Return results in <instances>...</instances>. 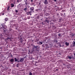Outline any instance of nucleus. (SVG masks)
<instances>
[{
  "mask_svg": "<svg viewBox=\"0 0 75 75\" xmlns=\"http://www.w3.org/2000/svg\"><path fill=\"white\" fill-rule=\"evenodd\" d=\"M38 46H33V48L32 52H34L35 53L39 52V50H38Z\"/></svg>",
  "mask_w": 75,
  "mask_h": 75,
  "instance_id": "f257e3e1",
  "label": "nucleus"
},
{
  "mask_svg": "<svg viewBox=\"0 0 75 75\" xmlns=\"http://www.w3.org/2000/svg\"><path fill=\"white\" fill-rule=\"evenodd\" d=\"M2 27V28H3L4 30H6V28H7V27L4 24H2L1 25Z\"/></svg>",
  "mask_w": 75,
  "mask_h": 75,
  "instance_id": "f03ea898",
  "label": "nucleus"
},
{
  "mask_svg": "<svg viewBox=\"0 0 75 75\" xmlns=\"http://www.w3.org/2000/svg\"><path fill=\"white\" fill-rule=\"evenodd\" d=\"M67 59H75V58H74L73 56L71 55V56H67V57L66 58Z\"/></svg>",
  "mask_w": 75,
  "mask_h": 75,
  "instance_id": "7ed1b4c3",
  "label": "nucleus"
},
{
  "mask_svg": "<svg viewBox=\"0 0 75 75\" xmlns=\"http://www.w3.org/2000/svg\"><path fill=\"white\" fill-rule=\"evenodd\" d=\"M30 12L32 13H34V7H31L30 8Z\"/></svg>",
  "mask_w": 75,
  "mask_h": 75,
  "instance_id": "20e7f679",
  "label": "nucleus"
},
{
  "mask_svg": "<svg viewBox=\"0 0 75 75\" xmlns=\"http://www.w3.org/2000/svg\"><path fill=\"white\" fill-rule=\"evenodd\" d=\"M44 4L46 5V4H48V0H45L44 2Z\"/></svg>",
  "mask_w": 75,
  "mask_h": 75,
  "instance_id": "39448f33",
  "label": "nucleus"
},
{
  "mask_svg": "<svg viewBox=\"0 0 75 75\" xmlns=\"http://www.w3.org/2000/svg\"><path fill=\"white\" fill-rule=\"evenodd\" d=\"M20 62H23L24 61V58H21L20 60Z\"/></svg>",
  "mask_w": 75,
  "mask_h": 75,
  "instance_id": "423d86ee",
  "label": "nucleus"
},
{
  "mask_svg": "<svg viewBox=\"0 0 75 75\" xmlns=\"http://www.w3.org/2000/svg\"><path fill=\"white\" fill-rule=\"evenodd\" d=\"M22 6V5L21 4H19L18 5V6L17 7L18 8H20L21 6Z\"/></svg>",
  "mask_w": 75,
  "mask_h": 75,
  "instance_id": "0eeeda50",
  "label": "nucleus"
},
{
  "mask_svg": "<svg viewBox=\"0 0 75 75\" xmlns=\"http://www.w3.org/2000/svg\"><path fill=\"white\" fill-rule=\"evenodd\" d=\"M31 13H32L30 11H28V12L26 13V14L27 15H30V14H31Z\"/></svg>",
  "mask_w": 75,
  "mask_h": 75,
  "instance_id": "6e6552de",
  "label": "nucleus"
},
{
  "mask_svg": "<svg viewBox=\"0 0 75 75\" xmlns=\"http://www.w3.org/2000/svg\"><path fill=\"white\" fill-rule=\"evenodd\" d=\"M27 7H25V8H23L24 11H25V12H27Z\"/></svg>",
  "mask_w": 75,
  "mask_h": 75,
  "instance_id": "1a4fd4ad",
  "label": "nucleus"
},
{
  "mask_svg": "<svg viewBox=\"0 0 75 75\" xmlns=\"http://www.w3.org/2000/svg\"><path fill=\"white\" fill-rule=\"evenodd\" d=\"M72 45H73L72 46V47H75V41H73L72 43Z\"/></svg>",
  "mask_w": 75,
  "mask_h": 75,
  "instance_id": "9d476101",
  "label": "nucleus"
},
{
  "mask_svg": "<svg viewBox=\"0 0 75 75\" xmlns=\"http://www.w3.org/2000/svg\"><path fill=\"white\" fill-rule=\"evenodd\" d=\"M65 45H66V46H68V47L69 46V42H66L65 43Z\"/></svg>",
  "mask_w": 75,
  "mask_h": 75,
  "instance_id": "9b49d317",
  "label": "nucleus"
},
{
  "mask_svg": "<svg viewBox=\"0 0 75 75\" xmlns=\"http://www.w3.org/2000/svg\"><path fill=\"white\" fill-rule=\"evenodd\" d=\"M49 20H45V23H49Z\"/></svg>",
  "mask_w": 75,
  "mask_h": 75,
  "instance_id": "f8f14e48",
  "label": "nucleus"
},
{
  "mask_svg": "<svg viewBox=\"0 0 75 75\" xmlns=\"http://www.w3.org/2000/svg\"><path fill=\"white\" fill-rule=\"evenodd\" d=\"M14 59L15 62H17V61H19V59H17L16 58H14Z\"/></svg>",
  "mask_w": 75,
  "mask_h": 75,
  "instance_id": "ddd939ff",
  "label": "nucleus"
},
{
  "mask_svg": "<svg viewBox=\"0 0 75 75\" xmlns=\"http://www.w3.org/2000/svg\"><path fill=\"white\" fill-rule=\"evenodd\" d=\"M61 33H59L58 34V36L59 37L58 38H60V37H61Z\"/></svg>",
  "mask_w": 75,
  "mask_h": 75,
  "instance_id": "4468645a",
  "label": "nucleus"
},
{
  "mask_svg": "<svg viewBox=\"0 0 75 75\" xmlns=\"http://www.w3.org/2000/svg\"><path fill=\"white\" fill-rule=\"evenodd\" d=\"M42 42H38V44H40V45H41V44H42Z\"/></svg>",
  "mask_w": 75,
  "mask_h": 75,
  "instance_id": "2eb2a0df",
  "label": "nucleus"
},
{
  "mask_svg": "<svg viewBox=\"0 0 75 75\" xmlns=\"http://www.w3.org/2000/svg\"><path fill=\"white\" fill-rule=\"evenodd\" d=\"M10 61L11 62H14V59L12 58L10 60Z\"/></svg>",
  "mask_w": 75,
  "mask_h": 75,
  "instance_id": "dca6fc26",
  "label": "nucleus"
},
{
  "mask_svg": "<svg viewBox=\"0 0 75 75\" xmlns=\"http://www.w3.org/2000/svg\"><path fill=\"white\" fill-rule=\"evenodd\" d=\"M45 46L47 47V48H50V46H48V45L46 44L45 45Z\"/></svg>",
  "mask_w": 75,
  "mask_h": 75,
  "instance_id": "f3484780",
  "label": "nucleus"
},
{
  "mask_svg": "<svg viewBox=\"0 0 75 75\" xmlns=\"http://www.w3.org/2000/svg\"><path fill=\"white\" fill-rule=\"evenodd\" d=\"M19 40L20 41V42H21V43H22L23 42V40H22V38H20V39Z\"/></svg>",
  "mask_w": 75,
  "mask_h": 75,
  "instance_id": "a211bd4d",
  "label": "nucleus"
},
{
  "mask_svg": "<svg viewBox=\"0 0 75 75\" xmlns=\"http://www.w3.org/2000/svg\"><path fill=\"white\" fill-rule=\"evenodd\" d=\"M8 18H6L5 19V20L6 21H8Z\"/></svg>",
  "mask_w": 75,
  "mask_h": 75,
  "instance_id": "6ab92c4d",
  "label": "nucleus"
},
{
  "mask_svg": "<svg viewBox=\"0 0 75 75\" xmlns=\"http://www.w3.org/2000/svg\"><path fill=\"white\" fill-rule=\"evenodd\" d=\"M40 16H38L36 18L37 19H40Z\"/></svg>",
  "mask_w": 75,
  "mask_h": 75,
  "instance_id": "aec40b11",
  "label": "nucleus"
},
{
  "mask_svg": "<svg viewBox=\"0 0 75 75\" xmlns=\"http://www.w3.org/2000/svg\"><path fill=\"white\" fill-rule=\"evenodd\" d=\"M11 7H13L14 6V4H11Z\"/></svg>",
  "mask_w": 75,
  "mask_h": 75,
  "instance_id": "412c9836",
  "label": "nucleus"
},
{
  "mask_svg": "<svg viewBox=\"0 0 75 75\" xmlns=\"http://www.w3.org/2000/svg\"><path fill=\"white\" fill-rule=\"evenodd\" d=\"M54 42H58V41L57 40H54Z\"/></svg>",
  "mask_w": 75,
  "mask_h": 75,
  "instance_id": "4be33fe9",
  "label": "nucleus"
},
{
  "mask_svg": "<svg viewBox=\"0 0 75 75\" xmlns=\"http://www.w3.org/2000/svg\"><path fill=\"white\" fill-rule=\"evenodd\" d=\"M9 8H10V6H8L7 8V10H8H8H10Z\"/></svg>",
  "mask_w": 75,
  "mask_h": 75,
  "instance_id": "5701e85b",
  "label": "nucleus"
},
{
  "mask_svg": "<svg viewBox=\"0 0 75 75\" xmlns=\"http://www.w3.org/2000/svg\"><path fill=\"white\" fill-rule=\"evenodd\" d=\"M18 66H19V64H17L16 65V67H18H18H18Z\"/></svg>",
  "mask_w": 75,
  "mask_h": 75,
  "instance_id": "b1692460",
  "label": "nucleus"
},
{
  "mask_svg": "<svg viewBox=\"0 0 75 75\" xmlns=\"http://www.w3.org/2000/svg\"><path fill=\"white\" fill-rule=\"evenodd\" d=\"M45 20H48V18H47V17L45 18Z\"/></svg>",
  "mask_w": 75,
  "mask_h": 75,
  "instance_id": "393cba45",
  "label": "nucleus"
},
{
  "mask_svg": "<svg viewBox=\"0 0 75 75\" xmlns=\"http://www.w3.org/2000/svg\"><path fill=\"white\" fill-rule=\"evenodd\" d=\"M42 47H45V44H43L42 45Z\"/></svg>",
  "mask_w": 75,
  "mask_h": 75,
  "instance_id": "a878e982",
  "label": "nucleus"
},
{
  "mask_svg": "<svg viewBox=\"0 0 75 75\" xmlns=\"http://www.w3.org/2000/svg\"><path fill=\"white\" fill-rule=\"evenodd\" d=\"M11 30H12V29H11V28H9V31H11Z\"/></svg>",
  "mask_w": 75,
  "mask_h": 75,
  "instance_id": "bb28decb",
  "label": "nucleus"
},
{
  "mask_svg": "<svg viewBox=\"0 0 75 75\" xmlns=\"http://www.w3.org/2000/svg\"><path fill=\"white\" fill-rule=\"evenodd\" d=\"M29 75H33V74H32V73L30 72L29 73Z\"/></svg>",
  "mask_w": 75,
  "mask_h": 75,
  "instance_id": "cd10ccee",
  "label": "nucleus"
},
{
  "mask_svg": "<svg viewBox=\"0 0 75 75\" xmlns=\"http://www.w3.org/2000/svg\"><path fill=\"white\" fill-rule=\"evenodd\" d=\"M16 25H15V24H14L13 25V27H16Z\"/></svg>",
  "mask_w": 75,
  "mask_h": 75,
  "instance_id": "c85d7f7f",
  "label": "nucleus"
},
{
  "mask_svg": "<svg viewBox=\"0 0 75 75\" xmlns=\"http://www.w3.org/2000/svg\"><path fill=\"white\" fill-rule=\"evenodd\" d=\"M17 2H18V3H20V2H21L20 1H19V0H18L17 1Z\"/></svg>",
  "mask_w": 75,
  "mask_h": 75,
  "instance_id": "c756f323",
  "label": "nucleus"
},
{
  "mask_svg": "<svg viewBox=\"0 0 75 75\" xmlns=\"http://www.w3.org/2000/svg\"><path fill=\"white\" fill-rule=\"evenodd\" d=\"M25 5L26 6H27V5H28V3H27V2H26L25 3Z\"/></svg>",
  "mask_w": 75,
  "mask_h": 75,
  "instance_id": "7c9ffc66",
  "label": "nucleus"
},
{
  "mask_svg": "<svg viewBox=\"0 0 75 75\" xmlns=\"http://www.w3.org/2000/svg\"><path fill=\"white\" fill-rule=\"evenodd\" d=\"M60 15H61V16H63V14H62V13H60Z\"/></svg>",
  "mask_w": 75,
  "mask_h": 75,
  "instance_id": "2f4dec72",
  "label": "nucleus"
},
{
  "mask_svg": "<svg viewBox=\"0 0 75 75\" xmlns=\"http://www.w3.org/2000/svg\"><path fill=\"white\" fill-rule=\"evenodd\" d=\"M50 14L47 13V14L46 16H50Z\"/></svg>",
  "mask_w": 75,
  "mask_h": 75,
  "instance_id": "473e14b6",
  "label": "nucleus"
},
{
  "mask_svg": "<svg viewBox=\"0 0 75 75\" xmlns=\"http://www.w3.org/2000/svg\"><path fill=\"white\" fill-rule=\"evenodd\" d=\"M16 13H18V10H16Z\"/></svg>",
  "mask_w": 75,
  "mask_h": 75,
  "instance_id": "72a5a7b5",
  "label": "nucleus"
},
{
  "mask_svg": "<svg viewBox=\"0 0 75 75\" xmlns=\"http://www.w3.org/2000/svg\"><path fill=\"white\" fill-rule=\"evenodd\" d=\"M4 33H5V32H6V30L4 29Z\"/></svg>",
  "mask_w": 75,
  "mask_h": 75,
  "instance_id": "f704fd0d",
  "label": "nucleus"
},
{
  "mask_svg": "<svg viewBox=\"0 0 75 75\" xmlns=\"http://www.w3.org/2000/svg\"><path fill=\"white\" fill-rule=\"evenodd\" d=\"M59 47H61V45L60 44V43L59 44Z\"/></svg>",
  "mask_w": 75,
  "mask_h": 75,
  "instance_id": "c9c22d12",
  "label": "nucleus"
},
{
  "mask_svg": "<svg viewBox=\"0 0 75 75\" xmlns=\"http://www.w3.org/2000/svg\"><path fill=\"white\" fill-rule=\"evenodd\" d=\"M36 41H37V42L38 41H39V39H37V40H36Z\"/></svg>",
  "mask_w": 75,
  "mask_h": 75,
  "instance_id": "e433bc0d",
  "label": "nucleus"
},
{
  "mask_svg": "<svg viewBox=\"0 0 75 75\" xmlns=\"http://www.w3.org/2000/svg\"><path fill=\"white\" fill-rule=\"evenodd\" d=\"M30 1L31 2V3H33V0H30Z\"/></svg>",
  "mask_w": 75,
  "mask_h": 75,
  "instance_id": "4c0bfd02",
  "label": "nucleus"
},
{
  "mask_svg": "<svg viewBox=\"0 0 75 75\" xmlns=\"http://www.w3.org/2000/svg\"><path fill=\"white\" fill-rule=\"evenodd\" d=\"M67 68H68V69H69V68H70V67H69L68 66H67Z\"/></svg>",
  "mask_w": 75,
  "mask_h": 75,
  "instance_id": "58836bf2",
  "label": "nucleus"
},
{
  "mask_svg": "<svg viewBox=\"0 0 75 75\" xmlns=\"http://www.w3.org/2000/svg\"><path fill=\"white\" fill-rule=\"evenodd\" d=\"M53 1H55V2H57V0H53Z\"/></svg>",
  "mask_w": 75,
  "mask_h": 75,
  "instance_id": "ea45409f",
  "label": "nucleus"
},
{
  "mask_svg": "<svg viewBox=\"0 0 75 75\" xmlns=\"http://www.w3.org/2000/svg\"><path fill=\"white\" fill-rule=\"evenodd\" d=\"M30 17H28V19H30Z\"/></svg>",
  "mask_w": 75,
  "mask_h": 75,
  "instance_id": "a19ab883",
  "label": "nucleus"
},
{
  "mask_svg": "<svg viewBox=\"0 0 75 75\" xmlns=\"http://www.w3.org/2000/svg\"><path fill=\"white\" fill-rule=\"evenodd\" d=\"M74 57L75 58V53H74Z\"/></svg>",
  "mask_w": 75,
  "mask_h": 75,
  "instance_id": "79ce46f5",
  "label": "nucleus"
},
{
  "mask_svg": "<svg viewBox=\"0 0 75 75\" xmlns=\"http://www.w3.org/2000/svg\"><path fill=\"white\" fill-rule=\"evenodd\" d=\"M15 29H16V30H17V27H15Z\"/></svg>",
  "mask_w": 75,
  "mask_h": 75,
  "instance_id": "37998d69",
  "label": "nucleus"
},
{
  "mask_svg": "<svg viewBox=\"0 0 75 75\" xmlns=\"http://www.w3.org/2000/svg\"><path fill=\"white\" fill-rule=\"evenodd\" d=\"M18 61V62H20V60H19V61Z\"/></svg>",
  "mask_w": 75,
  "mask_h": 75,
  "instance_id": "c03bdc74",
  "label": "nucleus"
},
{
  "mask_svg": "<svg viewBox=\"0 0 75 75\" xmlns=\"http://www.w3.org/2000/svg\"><path fill=\"white\" fill-rule=\"evenodd\" d=\"M39 5H41V3L39 2Z\"/></svg>",
  "mask_w": 75,
  "mask_h": 75,
  "instance_id": "a18cd8bd",
  "label": "nucleus"
},
{
  "mask_svg": "<svg viewBox=\"0 0 75 75\" xmlns=\"http://www.w3.org/2000/svg\"><path fill=\"white\" fill-rule=\"evenodd\" d=\"M26 58H27V56H25L24 57V58H25V59Z\"/></svg>",
  "mask_w": 75,
  "mask_h": 75,
  "instance_id": "49530a36",
  "label": "nucleus"
},
{
  "mask_svg": "<svg viewBox=\"0 0 75 75\" xmlns=\"http://www.w3.org/2000/svg\"><path fill=\"white\" fill-rule=\"evenodd\" d=\"M11 57H13V55L12 54L11 55Z\"/></svg>",
  "mask_w": 75,
  "mask_h": 75,
  "instance_id": "de8ad7c7",
  "label": "nucleus"
},
{
  "mask_svg": "<svg viewBox=\"0 0 75 75\" xmlns=\"http://www.w3.org/2000/svg\"><path fill=\"white\" fill-rule=\"evenodd\" d=\"M19 1L21 2L22 1V0H19Z\"/></svg>",
  "mask_w": 75,
  "mask_h": 75,
  "instance_id": "09e8293b",
  "label": "nucleus"
},
{
  "mask_svg": "<svg viewBox=\"0 0 75 75\" xmlns=\"http://www.w3.org/2000/svg\"><path fill=\"white\" fill-rule=\"evenodd\" d=\"M27 1H24L25 2V3H27Z\"/></svg>",
  "mask_w": 75,
  "mask_h": 75,
  "instance_id": "8fccbe9b",
  "label": "nucleus"
},
{
  "mask_svg": "<svg viewBox=\"0 0 75 75\" xmlns=\"http://www.w3.org/2000/svg\"><path fill=\"white\" fill-rule=\"evenodd\" d=\"M62 12L64 11V10H62Z\"/></svg>",
  "mask_w": 75,
  "mask_h": 75,
  "instance_id": "3c124183",
  "label": "nucleus"
},
{
  "mask_svg": "<svg viewBox=\"0 0 75 75\" xmlns=\"http://www.w3.org/2000/svg\"><path fill=\"white\" fill-rule=\"evenodd\" d=\"M62 20V19H59V21H61Z\"/></svg>",
  "mask_w": 75,
  "mask_h": 75,
  "instance_id": "603ef678",
  "label": "nucleus"
},
{
  "mask_svg": "<svg viewBox=\"0 0 75 75\" xmlns=\"http://www.w3.org/2000/svg\"><path fill=\"white\" fill-rule=\"evenodd\" d=\"M56 70L57 71H58V69H56Z\"/></svg>",
  "mask_w": 75,
  "mask_h": 75,
  "instance_id": "864d4df0",
  "label": "nucleus"
},
{
  "mask_svg": "<svg viewBox=\"0 0 75 75\" xmlns=\"http://www.w3.org/2000/svg\"><path fill=\"white\" fill-rule=\"evenodd\" d=\"M4 13H3V14H2V15H3H3H4Z\"/></svg>",
  "mask_w": 75,
  "mask_h": 75,
  "instance_id": "5fc2aeb1",
  "label": "nucleus"
},
{
  "mask_svg": "<svg viewBox=\"0 0 75 75\" xmlns=\"http://www.w3.org/2000/svg\"><path fill=\"white\" fill-rule=\"evenodd\" d=\"M24 1H27V0H24Z\"/></svg>",
  "mask_w": 75,
  "mask_h": 75,
  "instance_id": "6e6d98bb",
  "label": "nucleus"
},
{
  "mask_svg": "<svg viewBox=\"0 0 75 75\" xmlns=\"http://www.w3.org/2000/svg\"><path fill=\"white\" fill-rule=\"evenodd\" d=\"M50 17H48V18H50Z\"/></svg>",
  "mask_w": 75,
  "mask_h": 75,
  "instance_id": "4d7b16f0",
  "label": "nucleus"
},
{
  "mask_svg": "<svg viewBox=\"0 0 75 75\" xmlns=\"http://www.w3.org/2000/svg\"><path fill=\"white\" fill-rule=\"evenodd\" d=\"M50 45H51V44H50Z\"/></svg>",
  "mask_w": 75,
  "mask_h": 75,
  "instance_id": "13d9d810",
  "label": "nucleus"
},
{
  "mask_svg": "<svg viewBox=\"0 0 75 75\" xmlns=\"http://www.w3.org/2000/svg\"><path fill=\"white\" fill-rule=\"evenodd\" d=\"M42 24L43 23V22H42Z\"/></svg>",
  "mask_w": 75,
  "mask_h": 75,
  "instance_id": "bf43d9fd",
  "label": "nucleus"
},
{
  "mask_svg": "<svg viewBox=\"0 0 75 75\" xmlns=\"http://www.w3.org/2000/svg\"><path fill=\"white\" fill-rule=\"evenodd\" d=\"M30 16H31V14H30Z\"/></svg>",
  "mask_w": 75,
  "mask_h": 75,
  "instance_id": "052dcab7",
  "label": "nucleus"
},
{
  "mask_svg": "<svg viewBox=\"0 0 75 75\" xmlns=\"http://www.w3.org/2000/svg\"><path fill=\"white\" fill-rule=\"evenodd\" d=\"M64 14H65V13H64Z\"/></svg>",
  "mask_w": 75,
  "mask_h": 75,
  "instance_id": "680f3d73",
  "label": "nucleus"
},
{
  "mask_svg": "<svg viewBox=\"0 0 75 75\" xmlns=\"http://www.w3.org/2000/svg\"><path fill=\"white\" fill-rule=\"evenodd\" d=\"M74 14H75V13H74Z\"/></svg>",
  "mask_w": 75,
  "mask_h": 75,
  "instance_id": "e2e57ef3",
  "label": "nucleus"
},
{
  "mask_svg": "<svg viewBox=\"0 0 75 75\" xmlns=\"http://www.w3.org/2000/svg\"><path fill=\"white\" fill-rule=\"evenodd\" d=\"M40 57H41V56H40Z\"/></svg>",
  "mask_w": 75,
  "mask_h": 75,
  "instance_id": "0e129e2a",
  "label": "nucleus"
},
{
  "mask_svg": "<svg viewBox=\"0 0 75 75\" xmlns=\"http://www.w3.org/2000/svg\"><path fill=\"white\" fill-rule=\"evenodd\" d=\"M29 51H30V50H29Z\"/></svg>",
  "mask_w": 75,
  "mask_h": 75,
  "instance_id": "69168bd1",
  "label": "nucleus"
},
{
  "mask_svg": "<svg viewBox=\"0 0 75 75\" xmlns=\"http://www.w3.org/2000/svg\"><path fill=\"white\" fill-rule=\"evenodd\" d=\"M40 3H41V1L40 2Z\"/></svg>",
  "mask_w": 75,
  "mask_h": 75,
  "instance_id": "338daca9",
  "label": "nucleus"
},
{
  "mask_svg": "<svg viewBox=\"0 0 75 75\" xmlns=\"http://www.w3.org/2000/svg\"><path fill=\"white\" fill-rule=\"evenodd\" d=\"M37 11H38V10H37Z\"/></svg>",
  "mask_w": 75,
  "mask_h": 75,
  "instance_id": "774afa93",
  "label": "nucleus"
}]
</instances>
